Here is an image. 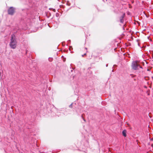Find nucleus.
<instances>
[{
  "label": "nucleus",
  "mask_w": 153,
  "mask_h": 153,
  "mask_svg": "<svg viewBox=\"0 0 153 153\" xmlns=\"http://www.w3.org/2000/svg\"><path fill=\"white\" fill-rule=\"evenodd\" d=\"M152 78L153 79V76H152Z\"/></svg>",
  "instance_id": "nucleus-18"
},
{
  "label": "nucleus",
  "mask_w": 153,
  "mask_h": 153,
  "mask_svg": "<svg viewBox=\"0 0 153 153\" xmlns=\"http://www.w3.org/2000/svg\"><path fill=\"white\" fill-rule=\"evenodd\" d=\"M148 144L149 145H150V143H148Z\"/></svg>",
  "instance_id": "nucleus-19"
},
{
  "label": "nucleus",
  "mask_w": 153,
  "mask_h": 153,
  "mask_svg": "<svg viewBox=\"0 0 153 153\" xmlns=\"http://www.w3.org/2000/svg\"><path fill=\"white\" fill-rule=\"evenodd\" d=\"M144 79L146 80H148L149 79V77L148 76H146L144 77Z\"/></svg>",
  "instance_id": "nucleus-8"
},
{
  "label": "nucleus",
  "mask_w": 153,
  "mask_h": 153,
  "mask_svg": "<svg viewBox=\"0 0 153 153\" xmlns=\"http://www.w3.org/2000/svg\"><path fill=\"white\" fill-rule=\"evenodd\" d=\"M147 70V71H149V69H148Z\"/></svg>",
  "instance_id": "nucleus-17"
},
{
  "label": "nucleus",
  "mask_w": 153,
  "mask_h": 153,
  "mask_svg": "<svg viewBox=\"0 0 153 153\" xmlns=\"http://www.w3.org/2000/svg\"><path fill=\"white\" fill-rule=\"evenodd\" d=\"M83 70H85V68H84Z\"/></svg>",
  "instance_id": "nucleus-22"
},
{
  "label": "nucleus",
  "mask_w": 153,
  "mask_h": 153,
  "mask_svg": "<svg viewBox=\"0 0 153 153\" xmlns=\"http://www.w3.org/2000/svg\"><path fill=\"white\" fill-rule=\"evenodd\" d=\"M91 68H89V67H88V68H87V71H88V72L89 74H91L92 73V72L91 71H90L89 73V72H88V71L89 70V69H91Z\"/></svg>",
  "instance_id": "nucleus-9"
},
{
  "label": "nucleus",
  "mask_w": 153,
  "mask_h": 153,
  "mask_svg": "<svg viewBox=\"0 0 153 153\" xmlns=\"http://www.w3.org/2000/svg\"><path fill=\"white\" fill-rule=\"evenodd\" d=\"M132 75V74H130V75H131H131Z\"/></svg>",
  "instance_id": "nucleus-20"
},
{
  "label": "nucleus",
  "mask_w": 153,
  "mask_h": 153,
  "mask_svg": "<svg viewBox=\"0 0 153 153\" xmlns=\"http://www.w3.org/2000/svg\"><path fill=\"white\" fill-rule=\"evenodd\" d=\"M10 45L11 48L15 49L16 46V41L15 39V36L13 34L11 35Z\"/></svg>",
  "instance_id": "nucleus-1"
},
{
  "label": "nucleus",
  "mask_w": 153,
  "mask_h": 153,
  "mask_svg": "<svg viewBox=\"0 0 153 153\" xmlns=\"http://www.w3.org/2000/svg\"><path fill=\"white\" fill-rule=\"evenodd\" d=\"M84 56V55H82V56Z\"/></svg>",
  "instance_id": "nucleus-23"
},
{
  "label": "nucleus",
  "mask_w": 153,
  "mask_h": 153,
  "mask_svg": "<svg viewBox=\"0 0 153 153\" xmlns=\"http://www.w3.org/2000/svg\"><path fill=\"white\" fill-rule=\"evenodd\" d=\"M141 68L142 69H143V68H142V67H141V68Z\"/></svg>",
  "instance_id": "nucleus-16"
},
{
  "label": "nucleus",
  "mask_w": 153,
  "mask_h": 153,
  "mask_svg": "<svg viewBox=\"0 0 153 153\" xmlns=\"http://www.w3.org/2000/svg\"><path fill=\"white\" fill-rule=\"evenodd\" d=\"M132 69L134 70H137L139 69V68H132Z\"/></svg>",
  "instance_id": "nucleus-10"
},
{
  "label": "nucleus",
  "mask_w": 153,
  "mask_h": 153,
  "mask_svg": "<svg viewBox=\"0 0 153 153\" xmlns=\"http://www.w3.org/2000/svg\"><path fill=\"white\" fill-rule=\"evenodd\" d=\"M106 66H108V65H106Z\"/></svg>",
  "instance_id": "nucleus-21"
},
{
  "label": "nucleus",
  "mask_w": 153,
  "mask_h": 153,
  "mask_svg": "<svg viewBox=\"0 0 153 153\" xmlns=\"http://www.w3.org/2000/svg\"><path fill=\"white\" fill-rule=\"evenodd\" d=\"M49 61L51 62L53 60V58H52L50 57L48 59Z\"/></svg>",
  "instance_id": "nucleus-11"
},
{
  "label": "nucleus",
  "mask_w": 153,
  "mask_h": 153,
  "mask_svg": "<svg viewBox=\"0 0 153 153\" xmlns=\"http://www.w3.org/2000/svg\"><path fill=\"white\" fill-rule=\"evenodd\" d=\"M127 130L126 129H124L122 131V134L123 136L126 137L127 136Z\"/></svg>",
  "instance_id": "nucleus-5"
},
{
  "label": "nucleus",
  "mask_w": 153,
  "mask_h": 153,
  "mask_svg": "<svg viewBox=\"0 0 153 153\" xmlns=\"http://www.w3.org/2000/svg\"><path fill=\"white\" fill-rule=\"evenodd\" d=\"M68 68L67 69L68 71V72L72 76H73V78H74L75 77V75H74L73 73H76V71L75 70V68ZM76 72H77L76 71Z\"/></svg>",
  "instance_id": "nucleus-2"
},
{
  "label": "nucleus",
  "mask_w": 153,
  "mask_h": 153,
  "mask_svg": "<svg viewBox=\"0 0 153 153\" xmlns=\"http://www.w3.org/2000/svg\"><path fill=\"white\" fill-rule=\"evenodd\" d=\"M8 13L10 15H12L14 12V9L13 7H10L8 10Z\"/></svg>",
  "instance_id": "nucleus-4"
},
{
  "label": "nucleus",
  "mask_w": 153,
  "mask_h": 153,
  "mask_svg": "<svg viewBox=\"0 0 153 153\" xmlns=\"http://www.w3.org/2000/svg\"><path fill=\"white\" fill-rule=\"evenodd\" d=\"M112 72H114V69H113L112 70Z\"/></svg>",
  "instance_id": "nucleus-15"
},
{
  "label": "nucleus",
  "mask_w": 153,
  "mask_h": 153,
  "mask_svg": "<svg viewBox=\"0 0 153 153\" xmlns=\"http://www.w3.org/2000/svg\"><path fill=\"white\" fill-rule=\"evenodd\" d=\"M125 14H123L122 16H121L120 18V22L121 23H123V18L124 17Z\"/></svg>",
  "instance_id": "nucleus-6"
},
{
  "label": "nucleus",
  "mask_w": 153,
  "mask_h": 153,
  "mask_svg": "<svg viewBox=\"0 0 153 153\" xmlns=\"http://www.w3.org/2000/svg\"><path fill=\"white\" fill-rule=\"evenodd\" d=\"M132 67H141L140 65V61L135 60L133 61L131 64Z\"/></svg>",
  "instance_id": "nucleus-3"
},
{
  "label": "nucleus",
  "mask_w": 153,
  "mask_h": 153,
  "mask_svg": "<svg viewBox=\"0 0 153 153\" xmlns=\"http://www.w3.org/2000/svg\"><path fill=\"white\" fill-rule=\"evenodd\" d=\"M144 88H147V87L145 85V86H144Z\"/></svg>",
  "instance_id": "nucleus-14"
},
{
  "label": "nucleus",
  "mask_w": 153,
  "mask_h": 153,
  "mask_svg": "<svg viewBox=\"0 0 153 153\" xmlns=\"http://www.w3.org/2000/svg\"><path fill=\"white\" fill-rule=\"evenodd\" d=\"M23 132L26 134V135L28 137H30L31 136V135L30 134H29L28 132H27V134L26 133H25V131L24 130H23Z\"/></svg>",
  "instance_id": "nucleus-7"
},
{
  "label": "nucleus",
  "mask_w": 153,
  "mask_h": 153,
  "mask_svg": "<svg viewBox=\"0 0 153 153\" xmlns=\"http://www.w3.org/2000/svg\"><path fill=\"white\" fill-rule=\"evenodd\" d=\"M82 117V118L83 119V120H84L85 122V121H85V119L84 118H83Z\"/></svg>",
  "instance_id": "nucleus-13"
},
{
  "label": "nucleus",
  "mask_w": 153,
  "mask_h": 153,
  "mask_svg": "<svg viewBox=\"0 0 153 153\" xmlns=\"http://www.w3.org/2000/svg\"><path fill=\"white\" fill-rule=\"evenodd\" d=\"M72 103H71V104H70V105H69V107L70 108H72Z\"/></svg>",
  "instance_id": "nucleus-12"
}]
</instances>
